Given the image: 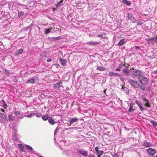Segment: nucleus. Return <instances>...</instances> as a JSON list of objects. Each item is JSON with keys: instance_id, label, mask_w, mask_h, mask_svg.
Returning <instances> with one entry per match:
<instances>
[{"instance_id": "30", "label": "nucleus", "mask_w": 157, "mask_h": 157, "mask_svg": "<svg viewBox=\"0 0 157 157\" xmlns=\"http://www.w3.org/2000/svg\"><path fill=\"white\" fill-rule=\"evenodd\" d=\"M36 113H35V115H36V116L38 117H40L42 116V115L40 113H39L38 112L36 111H35Z\"/></svg>"}, {"instance_id": "49", "label": "nucleus", "mask_w": 157, "mask_h": 157, "mask_svg": "<svg viewBox=\"0 0 157 157\" xmlns=\"http://www.w3.org/2000/svg\"><path fill=\"white\" fill-rule=\"evenodd\" d=\"M52 61V59L50 58L48 59H47V61L48 62H50Z\"/></svg>"}, {"instance_id": "25", "label": "nucleus", "mask_w": 157, "mask_h": 157, "mask_svg": "<svg viewBox=\"0 0 157 157\" xmlns=\"http://www.w3.org/2000/svg\"><path fill=\"white\" fill-rule=\"evenodd\" d=\"M122 2L124 3L125 4L128 6H130L131 4L130 2L128 1L127 0H122Z\"/></svg>"}, {"instance_id": "17", "label": "nucleus", "mask_w": 157, "mask_h": 157, "mask_svg": "<svg viewBox=\"0 0 157 157\" xmlns=\"http://www.w3.org/2000/svg\"><path fill=\"white\" fill-rule=\"evenodd\" d=\"M59 61L61 63L62 65L63 66H65L67 63L66 60L65 59L61 58L59 59Z\"/></svg>"}, {"instance_id": "32", "label": "nucleus", "mask_w": 157, "mask_h": 157, "mask_svg": "<svg viewBox=\"0 0 157 157\" xmlns=\"http://www.w3.org/2000/svg\"><path fill=\"white\" fill-rule=\"evenodd\" d=\"M35 115V113H31L27 115L26 117H28L30 118Z\"/></svg>"}, {"instance_id": "55", "label": "nucleus", "mask_w": 157, "mask_h": 157, "mask_svg": "<svg viewBox=\"0 0 157 157\" xmlns=\"http://www.w3.org/2000/svg\"><path fill=\"white\" fill-rule=\"evenodd\" d=\"M89 157H95L94 156H93L92 155H89Z\"/></svg>"}, {"instance_id": "54", "label": "nucleus", "mask_w": 157, "mask_h": 157, "mask_svg": "<svg viewBox=\"0 0 157 157\" xmlns=\"http://www.w3.org/2000/svg\"><path fill=\"white\" fill-rule=\"evenodd\" d=\"M123 66V65L122 64H121L120 65L119 68H121V66Z\"/></svg>"}, {"instance_id": "47", "label": "nucleus", "mask_w": 157, "mask_h": 157, "mask_svg": "<svg viewBox=\"0 0 157 157\" xmlns=\"http://www.w3.org/2000/svg\"><path fill=\"white\" fill-rule=\"evenodd\" d=\"M113 157H119V155L117 154H114Z\"/></svg>"}, {"instance_id": "45", "label": "nucleus", "mask_w": 157, "mask_h": 157, "mask_svg": "<svg viewBox=\"0 0 157 157\" xmlns=\"http://www.w3.org/2000/svg\"><path fill=\"white\" fill-rule=\"evenodd\" d=\"M103 36V35L102 33L98 35V36L99 37H101Z\"/></svg>"}, {"instance_id": "16", "label": "nucleus", "mask_w": 157, "mask_h": 157, "mask_svg": "<svg viewBox=\"0 0 157 157\" xmlns=\"http://www.w3.org/2000/svg\"><path fill=\"white\" fill-rule=\"evenodd\" d=\"M78 120V119L76 118H73L71 119L70 120V126H71V124L74 123L76 122Z\"/></svg>"}, {"instance_id": "18", "label": "nucleus", "mask_w": 157, "mask_h": 157, "mask_svg": "<svg viewBox=\"0 0 157 157\" xmlns=\"http://www.w3.org/2000/svg\"><path fill=\"white\" fill-rule=\"evenodd\" d=\"M3 70L5 71V74L9 76L12 73L11 71L6 68H3Z\"/></svg>"}, {"instance_id": "1", "label": "nucleus", "mask_w": 157, "mask_h": 157, "mask_svg": "<svg viewBox=\"0 0 157 157\" xmlns=\"http://www.w3.org/2000/svg\"><path fill=\"white\" fill-rule=\"evenodd\" d=\"M133 70L132 72V75L133 77L135 78H140L143 75V72L137 69H134V68H132Z\"/></svg>"}, {"instance_id": "9", "label": "nucleus", "mask_w": 157, "mask_h": 157, "mask_svg": "<svg viewBox=\"0 0 157 157\" xmlns=\"http://www.w3.org/2000/svg\"><path fill=\"white\" fill-rule=\"evenodd\" d=\"M135 102L138 105L142 111H143L144 110H145V109L144 108H143L141 103L139 101L137 100H136L135 101Z\"/></svg>"}, {"instance_id": "28", "label": "nucleus", "mask_w": 157, "mask_h": 157, "mask_svg": "<svg viewBox=\"0 0 157 157\" xmlns=\"http://www.w3.org/2000/svg\"><path fill=\"white\" fill-rule=\"evenodd\" d=\"M135 109L133 108V106L131 104H130V105L128 109L129 111L130 112H132Z\"/></svg>"}, {"instance_id": "11", "label": "nucleus", "mask_w": 157, "mask_h": 157, "mask_svg": "<svg viewBox=\"0 0 157 157\" xmlns=\"http://www.w3.org/2000/svg\"><path fill=\"white\" fill-rule=\"evenodd\" d=\"M0 117L2 119L6 120L8 122V120L7 119V116L4 113H0Z\"/></svg>"}, {"instance_id": "48", "label": "nucleus", "mask_w": 157, "mask_h": 157, "mask_svg": "<svg viewBox=\"0 0 157 157\" xmlns=\"http://www.w3.org/2000/svg\"><path fill=\"white\" fill-rule=\"evenodd\" d=\"M23 14H24V13L23 12H20V13H19V15H20V17L22 16L23 15Z\"/></svg>"}, {"instance_id": "56", "label": "nucleus", "mask_w": 157, "mask_h": 157, "mask_svg": "<svg viewBox=\"0 0 157 157\" xmlns=\"http://www.w3.org/2000/svg\"><path fill=\"white\" fill-rule=\"evenodd\" d=\"M154 73L157 74V70H156L154 71Z\"/></svg>"}, {"instance_id": "53", "label": "nucleus", "mask_w": 157, "mask_h": 157, "mask_svg": "<svg viewBox=\"0 0 157 157\" xmlns=\"http://www.w3.org/2000/svg\"><path fill=\"white\" fill-rule=\"evenodd\" d=\"M1 110L3 112L5 113V111L3 109H1Z\"/></svg>"}, {"instance_id": "39", "label": "nucleus", "mask_w": 157, "mask_h": 157, "mask_svg": "<svg viewBox=\"0 0 157 157\" xmlns=\"http://www.w3.org/2000/svg\"><path fill=\"white\" fill-rule=\"evenodd\" d=\"M137 25H141L142 24V22L139 20H138L137 21Z\"/></svg>"}, {"instance_id": "43", "label": "nucleus", "mask_w": 157, "mask_h": 157, "mask_svg": "<svg viewBox=\"0 0 157 157\" xmlns=\"http://www.w3.org/2000/svg\"><path fill=\"white\" fill-rule=\"evenodd\" d=\"M13 139L15 140H17V138L16 135H13Z\"/></svg>"}, {"instance_id": "5", "label": "nucleus", "mask_w": 157, "mask_h": 157, "mask_svg": "<svg viewBox=\"0 0 157 157\" xmlns=\"http://www.w3.org/2000/svg\"><path fill=\"white\" fill-rule=\"evenodd\" d=\"M146 151L149 155H153L156 153V151L155 149L151 148L146 149Z\"/></svg>"}, {"instance_id": "41", "label": "nucleus", "mask_w": 157, "mask_h": 157, "mask_svg": "<svg viewBox=\"0 0 157 157\" xmlns=\"http://www.w3.org/2000/svg\"><path fill=\"white\" fill-rule=\"evenodd\" d=\"M132 22L135 23L136 21V20L134 18V17H132L130 20Z\"/></svg>"}, {"instance_id": "34", "label": "nucleus", "mask_w": 157, "mask_h": 157, "mask_svg": "<svg viewBox=\"0 0 157 157\" xmlns=\"http://www.w3.org/2000/svg\"><path fill=\"white\" fill-rule=\"evenodd\" d=\"M52 38H53V40H56L61 39L62 38L61 37V36H59V37H52Z\"/></svg>"}, {"instance_id": "51", "label": "nucleus", "mask_w": 157, "mask_h": 157, "mask_svg": "<svg viewBox=\"0 0 157 157\" xmlns=\"http://www.w3.org/2000/svg\"><path fill=\"white\" fill-rule=\"evenodd\" d=\"M135 48L136 49H140V48L138 47V46H135Z\"/></svg>"}, {"instance_id": "24", "label": "nucleus", "mask_w": 157, "mask_h": 157, "mask_svg": "<svg viewBox=\"0 0 157 157\" xmlns=\"http://www.w3.org/2000/svg\"><path fill=\"white\" fill-rule=\"evenodd\" d=\"M95 150L96 151V153L97 154L103 152V151L99 150H98V147H95Z\"/></svg>"}, {"instance_id": "42", "label": "nucleus", "mask_w": 157, "mask_h": 157, "mask_svg": "<svg viewBox=\"0 0 157 157\" xmlns=\"http://www.w3.org/2000/svg\"><path fill=\"white\" fill-rule=\"evenodd\" d=\"M78 128L77 127H71L68 128V129H72V130H76L78 129Z\"/></svg>"}, {"instance_id": "26", "label": "nucleus", "mask_w": 157, "mask_h": 157, "mask_svg": "<svg viewBox=\"0 0 157 157\" xmlns=\"http://www.w3.org/2000/svg\"><path fill=\"white\" fill-rule=\"evenodd\" d=\"M9 120L10 121H12L15 119L14 117L11 115H9L8 116Z\"/></svg>"}, {"instance_id": "14", "label": "nucleus", "mask_w": 157, "mask_h": 157, "mask_svg": "<svg viewBox=\"0 0 157 157\" xmlns=\"http://www.w3.org/2000/svg\"><path fill=\"white\" fill-rule=\"evenodd\" d=\"M48 121L49 123L52 125H53L56 123L51 117H49Z\"/></svg>"}, {"instance_id": "50", "label": "nucleus", "mask_w": 157, "mask_h": 157, "mask_svg": "<svg viewBox=\"0 0 157 157\" xmlns=\"http://www.w3.org/2000/svg\"><path fill=\"white\" fill-rule=\"evenodd\" d=\"M55 65L56 66V67L57 68H59L60 67V65L58 64H55Z\"/></svg>"}, {"instance_id": "21", "label": "nucleus", "mask_w": 157, "mask_h": 157, "mask_svg": "<svg viewBox=\"0 0 157 157\" xmlns=\"http://www.w3.org/2000/svg\"><path fill=\"white\" fill-rule=\"evenodd\" d=\"M35 79L33 78H32L28 79L27 81V82L28 83H35Z\"/></svg>"}, {"instance_id": "29", "label": "nucleus", "mask_w": 157, "mask_h": 157, "mask_svg": "<svg viewBox=\"0 0 157 157\" xmlns=\"http://www.w3.org/2000/svg\"><path fill=\"white\" fill-rule=\"evenodd\" d=\"M2 101L3 102V103H2V104L3 105V107L5 109H6L7 107V104L5 103V101L3 100H2Z\"/></svg>"}, {"instance_id": "4", "label": "nucleus", "mask_w": 157, "mask_h": 157, "mask_svg": "<svg viewBox=\"0 0 157 157\" xmlns=\"http://www.w3.org/2000/svg\"><path fill=\"white\" fill-rule=\"evenodd\" d=\"M141 99L144 101V105L146 106L149 107L150 106V104L148 101V100L146 99V97L144 95H143L141 97Z\"/></svg>"}, {"instance_id": "8", "label": "nucleus", "mask_w": 157, "mask_h": 157, "mask_svg": "<svg viewBox=\"0 0 157 157\" xmlns=\"http://www.w3.org/2000/svg\"><path fill=\"white\" fill-rule=\"evenodd\" d=\"M122 73L124 75L127 76L130 74V71L127 68H125L123 69Z\"/></svg>"}, {"instance_id": "6", "label": "nucleus", "mask_w": 157, "mask_h": 157, "mask_svg": "<svg viewBox=\"0 0 157 157\" xmlns=\"http://www.w3.org/2000/svg\"><path fill=\"white\" fill-rule=\"evenodd\" d=\"M154 42H155L157 43V35L151 39H149L147 41L148 43L149 44H152Z\"/></svg>"}, {"instance_id": "52", "label": "nucleus", "mask_w": 157, "mask_h": 157, "mask_svg": "<svg viewBox=\"0 0 157 157\" xmlns=\"http://www.w3.org/2000/svg\"><path fill=\"white\" fill-rule=\"evenodd\" d=\"M116 70L117 71H120L121 70V69L120 68H117L116 69Z\"/></svg>"}, {"instance_id": "46", "label": "nucleus", "mask_w": 157, "mask_h": 157, "mask_svg": "<svg viewBox=\"0 0 157 157\" xmlns=\"http://www.w3.org/2000/svg\"><path fill=\"white\" fill-rule=\"evenodd\" d=\"M103 153H101L100 154H98V157H101V155L103 154Z\"/></svg>"}, {"instance_id": "31", "label": "nucleus", "mask_w": 157, "mask_h": 157, "mask_svg": "<svg viewBox=\"0 0 157 157\" xmlns=\"http://www.w3.org/2000/svg\"><path fill=\"white\" fill-rule=\"evenodd\" d=\"M97 69L100 71H103L105 70V69L102 67L99 66L97 67Z\"/></svg>"}, {"instance_id": "3", "label": "nucleus", "mask_w": 157, "mask_h": 157, "mask_svg": "<svg viewBox=\"0 0 157 157\" xmlns=\"http://www.w3.org/2000/svg\"><path fill=\"white\" fill-rule=\"evenodd\" d=\"M138 81L143 85H146L147 84L148 80L146 77L143 76L138 78Z\"/></svg>"}, {"instance_id": "15", "label": "nucleus", "mask_w": 157, "mask_h": 157, "mask_svg": "<svg viewBox=\"0 0 157 157\" xmlns=\"http://www.w3.org/2000/svg\"><path fill=\"white\" fill-rule=\"evenodd\" d=\"M143 145L146 147H149L151 146V144L149 142H148L146 141L144 142L143 144Z\"/></svg>"}, {"instance_id": "13", "label": "nucleus", "mask_w": 157, "mask_h": 157, "mask_svg": "<svg viewBox=\"0 0 157 157\" xmlns=\"http://www.w3.org/2000/svg\"><path fill=\"white\" fill-rule=\"evenodd\" d=\"M109 75L110 76H118L120 77L121 74H120L110 72L109 73Z\"/></svg>"}, {"instance_id": "35", "label": "nucleus", "mask_w": 157, "mask_h": 157, "mask_svg": "<svg viewBox=\"0 0 157 157\" xmlns=\"http://www.w3.org/2000/svg\"><path fill=\"white\" fill-rule=\"evenodd\" d=\"M150 122L153 125L155 126L157 124V122L153 120H151Z\"/></svg>"}, {"instance_id": "27", "label": "nucleus", "mask_w": 157, "mask_h": 157, "mask_svg": "<svg viewBox=\"0 0 157 157\" xmlns=\"http://www.w3.org/2000/svg\"><path fill=\"white\" fill-rule=\"evenodd\" d=\"M23 51V50L22 48H20V49L18 50L17 52H16V53L17 55H19Z\"/></svg>"}, {"instance_id": "19", "label": "nucleus", "mask_w": 157, "mask_h": 157, "mask_svg": "<svg viewBox=\"0 0 157 157\" xmlns=\"http://www.w3.org/2000/svg\"><path fill=\"white\" fill-rule=\"evenodd\" d=\"M126 41L124 39H122L117 44V45L119 46L122 45L124 44Z\"/></svg>"}, {"instance_id": "36", "label": "nucleus", "mask_w": 157, "mask_h": 157, "mask_svg": "<svg viewBox=\"0 0 157 157\" xmlns=\"http://www.w3.org/2000/svg\"><path fill=\"white\" fill-rule=\"evenodd\" d=\"M14 113L15 115L18 116L20 114V112L18 111H15L14 112Z\"/></svg>"}, {"instance_id": "10", "label": "nucleus", "mask_w": 157, "mask_h": 157, "mask_svg": "<svg viewBox=\"0 0 157 157\" xmlns=\"http://www.w3.org/2000/svg\"><path fill=\"white\" fill-rule=\"evenodd\" d=\"M77 151L83 156L86 157L87 156V153L86 151L80 149L78 150Z\"/></svg>"}, {"instance_id": "38", "label": "nucleus", "mask_w": 157, "mask_h": 157, "mask_svg": "<svg viewBox=\"0 0 157 157\" xmlns=\"http://www.w3.org/2000/svg\"><path fill=\"white\" fill-rule=\"evenodd\" d=\"M63 2L62 1H61L58 2L57 4H56V6L57 7H59L60 6L61 3Z\"/></svg>"}, {"instance_id": "12", "label": "nucleus", "mask_w": 157, "mask_h": 157, "mask_svg": "<svg viewBox=\"0 0 157 157\" xmlns=\"http://www.w3.org/2000/svg\"><path fill=\"white\" fill-rule=\"evenodd\" d=\"M25 147L27 150L31 151L33 153L35 154V151H34L33 149L31 146L29 145H25Z\"/></svg>"}, {"instance_id": "20", "label": "nucleus", "mask_w": 157, "mask_h": 157, "mask_svg": "<svg viewBox=\"0 0 157 157\" xmlns=\"http://www.w3.org/2000/svg\"><path fill=\"white\" fill-rule=\"evenodd\" d=\"M99 43V42H89L87 43V44L90 45H97Z\"/></svg>"}, {"instance_id": "40", "label": "nucleus", "mask_w": 157, "mask_h": 157, "mask_svg": "<svg viewBox=\"0 0 157 157\" xmlns=\"http://www.w3.org/2000/svg\"><path fill=\"white\" fill-rule=\"evenodd\" d=\"M139 87H140V89H141L142 90H145V87L144 86H142V85H141V86L139 85Z\"/></svg>"}, {"instance_id": "37", "label": "nucleus", "mask_w": 157, "mask_h": 157, "mask_svg": "<svg viewBox=\"0 0 157 157\" xmlns=\"http://www.w3.org/2000/svg\"><path fill=\"white\" fill-rule=\"evenodd\" d=\"M52 28L45 29V33L47 34L49 33L51 30Z\"/></svg>"}, {"instance_id": "57", "label": "nucleus", "mask_w": 157, "mask_h": 157, "mask_svg": "<svg viewBox=\"0 0 157 157\" xmlns=\"http://www.w3.org/2000/svg\"><path fill=\"white\" fill-rule=\"evenodd\" d=\"M155 126L157 127V124H156V126Z\"/></svg>"}, {"instance_id": "2", "label": "nucleus", "mask_w": 157, "mask_h": 157, "mask_svg": "<svg viewBox=\"0 0 157 157\" xmlns=\"http://www.w3.org/2000/svg\"><path fill=\"white\" fill-rule=\"evenodd\" d=\"M128 82L129 83L132 87L134 88H137L139 86V84L136 81L129 79Z\"/></svg>"}, {"instance_id": "33", "label": "nucleus", "mask_w": 157, "mask_h": 157, "mask_svg": "<svg viewBox=\"0 0 157 157\" xmlns=\"http://www.w3.org/2000/svg\"><path fill=\"white\" fill-rule=\"evenodd\" d=\"M127 17L128 19L130 20L132 17H133L132 15V14L128 13L127 14Z\"/></svg>"}, {"instance_id": "58", "label": "nucleus", "mask_w": 157, "mask_h": 157, "mask_svg": "<svg viewBox=\"0 0 157 157\" xmlns=\"http://www.w3.org/2000/svg\"><path fill=\"white\" fill-rule=\"evenodd\" d=\"M157 157V155H156V157Z\"/></svg>"}, {"instance_id": "7", "label": "nucleus", "mask_w": 157, "mask_h": 157, "mask_svg": "<svg viewBox=\"0 0 157 157\" xmlns=\"http://www.w3.org/2000/svg\"><path fill=\"white\" fill-rule=\"evenodd\" d=\"M62 85V82L61 81H60L57 82L56 84L54 85V87L55 88L59 89L60 87H61Z\"/></svg>"}, {"instance_id": "44", "label": "nucleus", "mask_w": 157, "mask_h": 157, "mask_svg": "<svg viewBox=\"0 0 157 157\" xmlns=\"http://www.w3.org/2000/svg\"><path fill=\"white\" fill-rule=\"evenodd\" d=\"M59 128L58 127L56 128L54 131V134H55L57 132V131L59 130Z\"/></svg>"}, {"instance_id": "23", "label": "nucleus", "mask_w": 157, "mask_h": 157, "mask_svg": "<svg viewBox=\"0 0 157 157\" xmlns=\"http://www.w3.org/2000/svg\"><path fill=\"white\" fill-rule=\"evenodd\" d=\"M49 116H48V115H44L42 117V119L44 121H47L49 119Z\"/></svg>"}, {"instance_id": "22", "label": "nucleus", "mask_w": 157, "mask_h": 157, "mask_svg": "<svg viewBox=\"0 0 157 157\" xmlns=\"http://www.w3.org/2000/svg\"><path fill=\"white\" fill-rule=\"evenodd\" d=\"M19 147L20 151L23 152H25V151L24 150V146L21 144H19L18 145Z\"/></svg>"}]
</instances>
